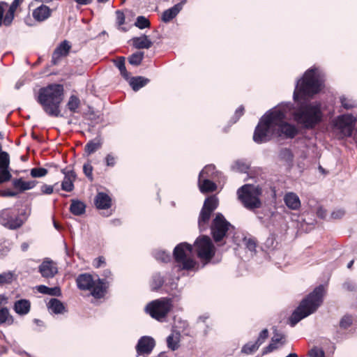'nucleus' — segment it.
<instances>
[{"instance_id":"nucleus-1","label":"nucleus","mask_w":357,"mask_h":357,"mask_svg":"<svg viewBox=\"0 0 357 357\" xmlns=\"http://www.w3.org/2000/svg\"><path fill=\"white\" fill-rule=\"evenodd\" d=\"M324 81L321 72L317 68H312L296 82L293 94L296 107L291 114L294 121L304 128L312 129L322 121L321 104L317 101L308 102L305 99L318 93L322 89ZM292 109L291 102H284L266 113L255 128L254 142L262 144L273 137H294L298 133L297 128L285 121L287 114Z\"/></svg>"},{"instance_id":"nucleus-2","label":"nucleus","mask_w":357,"mask_h":357,"mask_svg":"<svg viewBox=\"0 0 357 357\" xmlns=\"http://www.w3.org/2000/svg\"><path fill=\"white\" fill-rule=\"evenodd\" d=\"M63 86L61 84H49L39 90L38 102L44 111L52 116H60V105L63 99Z\"/></svg>"},{"instance_id":"nucleus-3","label":"nucleus","mask_w":357,"mask_h":357,"mask_svg":"<svg viewBox=\"0 0 357 357\" xmlns=\"http://www.w3.org/2000/svg\"><path fill=\"white\" fill-rule=\"evenodd\" d=\"M324 294V286L319 285L303 299L289 318L291 326L294 327L301 319L314 313L322 303Z\"/></svg>"},{"instance_id":"nucleus-4","label":"nucleus","mask_w":357,"mask_h":357,"mask_svg":"<svg viewBox=\"0 0 357 357\" xmlns=\"http://www.w3.org/2000/svg\"><path fill=\"white\" fill-rule=\"evenodd\" d=\"M76 282L81 290H89L91 295L96 298H100L105 296L109 282L106 279L94 280L91 275L83 273L79 275Z\"/></svg>"},{"instance_id":"nucleus-5","label":"nucleus","mask_w":357,"mask_h":357,"mask_svg":"<svg viewBox=\"0 0 357 357\" xmlns=\"http://www.w3.org/2000/svg\"><path fill=\"white\" fill-rule=\"evenodd\" d=\"M261 194L262 190L259 185L245 184L237 190L238 199L245 208L250 211L261 207Z\"/></svg>"},{"instance_id":"nucleus-6","label":"nucleus","mask_w":357,"mask_h":357,"mask_svg":"<svg viewBox=\"0 0 357 357\" xmlns=\"http://www.w3.org/2000/svg\"><path fill=\"white\" fill-rule=\"evenodd\" d=\"M173 255L180 269L190 270L196 264L193 259L192 246L188 243L177 245L174 249Z\"/></svg>"},{"instance_id":"nucleus-7","label":"nucleus","mask_w":357,"mask_h":357,"mask_svg":"<svg viewBox=\"0 0 357 357\" xmlns=\"http://www.w3.org/2000/svg\"><path fill=\"white\" fill-rule=\"evenodd\" d=\"M172 307L169 298H161L152 301L145 307V312L152 318L163 321Z\"/></svg>"},{"instance_id":"nucleus-8","label":"nucleus","mask_w":357,"mask_h":357,"mask_svg":"<svg viewBox=\"0 0 357 357\" xmlns=\"http://www.w3.org/2000/svg\"><path fill=\"white\" fill-rule=\"evenodd\" d=\"M357 116L350 114L338 116L333 122L334 132L338 133L339 138L349 137L352 135Z\"/></svg>"},{"instance_id":"nucleus-9","label":"nucleus","mask_w":357,"mask_h":357,"mask_svg":"<svg viewBox=\"0 0 357 357\" xmlns=\"http://www.w3.org/2000/svg\"><path fill=\"white\" fill-rule=\"evenodd\" d=\"M218 206V199L215 195L210 196L205 199L198 220L200 231H202L206 229L211 215L217 208Z\"/></svg>"},{"instance_id":"nucleus-10","label":"nucleus","mask_w":357,"mask_h":357,"mask_svg":"<svg viewBox=\"0 0 357 357\" xmlns=\"http://www.w3.org/2000/svg\"><path fill=\"white\" fill-rule=\"evenodd\" d=\"M195 248L197 256L201 259L210 260L215 255V248L207 236L199 237L195 242Z\"/></svg>"},{"instance_id":"nucleus-11","label":"nucleus","mask_w":357,"mask_h":357,"mask_svg":"<svg viewBox=\"0 0 357 357\" xmlns=\"http://www.w3.org/2000/svg\"><path fill=\"white\" fill-rule=\"evenodd\" d=\"M231 227V224L221 213H217L211 227L214 241L215 242L222 241Z\"/></svg>"},{"instance_id":"nucleus-12","label":"nucleus","mask_w":357,"mask_h":357,"mask_svg":"<svg viewBox=\"0 0 357 357\" xmlns=\"http://www.w3.org/2000/svg\"><path fill=\"white\" fill-rule=\"evenodd\" d=\"M213 169L214 165H206L199 174L198 186L202 193L213 192L217 188L216 184L211 179H208V177L205 178V173H207L208 171L213 172Z\"/></svg>"},{"instance_id":"nucleus-13","label":"nucleus","mask_w":357,"mask_h":357,"mask_svg":"<svg viewBox=\"0 0 357 357\" xmlns=\"http://www.w3.org/2000/svg\"><path fill=\"white\" fill-rule=\"evenodd\" d=\"M18 0H14L9 6L7 3L1 1V24L10 26L15 17V12L20 6L17 3Z\"/></svg>"},{"instance_id":"nucleus-14","label":"nucleus","mask_w":357,"mask_h":357,"mask_svg":"<svg viewBox=\"0 0 357 357\" xmlns=\"http://www.w3.org/2000/svg\"><path fill=\"white\" fill-rule=\"evenodd\" d=\"M155 347V340L149 336H143L136 345V350L138 355H149Z\"/></svg>"},{"instance_id":"nucleus-15","label":"nucleus","mask_w":357,"mask_h":357,"mask_svg":"<svg viewBox=\"0 0 357 357\" xmlns=\"http://www.w3.org/2000/svg\"><path fill=\"white\" fill-rule=\"evenodd\" d=\"M1 225L5 227L10 229H15L20 227L23 222L22 220L17 217L16 215H9L8 211H3L1 213Z\"/></svg>"},{"instance_id":"nucleus-16","label":"nucleus","mask_w":357,"mask_h":357,"mask_svg":"<svg viewBox=\"0 0 357 357\" xmlns=\"http://www.w3.org/2000/svg\"><path fill=\"white\" fill-rule=\"evenodd\" d=\"M61 172L64 174L61 182V189L66 192H72L74 189V182L76 179V174L73 170L63 169Z\"/></svg>"},{"instance_id":"nucleus-17","label":"nucleus","mask_w":357,"mask_h":357,"mask_svg":"<svg viewBox=\"0 0 357 357\" xmlns=\"http://www.w3.org/2000/svg\"><path fill=\"white\" fill-rule=\"evenodd\" d=\"M71 49V45L68 40L61 42L54 50L52 61L54 64H56L61 57L66 56Z\"/></svg>"},{"instance_id":"nucleus-18","label":"nucleus","mask_w":357,"mask_h":357,"mask_svg":"<svg viewBox=\"0 0 357 357\" xmlns=\"http://www.w3.org/2000/svg\"><path fill=\"white\" fill-rule=\"evenodd\" d=\"M39 272L43 277L52 278L57 273L58 268L54 261L46 260L39 266Z\"/></svg>"},{"instance_id":"nucleus-19","label":"nucleus","mask_w":357,"mask_h":357,"mask_svg":"<svg viewBox=\"0 0 357 357\" xmlns=\"http://www.w3.org/2000/svg\"><path fill=\"white\" fill-rule=\"evenodd\" d=\"M10 156L9 154L1 151V183L9 181L11 174L9 171Z\"/></svg>"},{"instance_id":"nucleus-20","label":"nucleus","mask_w":357,"mask_h":357,"mask_svg":"<svg viewBox=\"0 0 357 357\" xmlns=\"http://www.w3.org/2000/svg\"><path fill=\"white\" fill-rule=\"evenodd\" d=\"M285 342V336L282 333H278L275 331L274 335L271 338V343L266 347L263 350V354H266L270 353L278 347V344L281 345L284 344Z\"/></svg>"},{"instance_id":"nucleus-21","label":"nucleus","mask_w":357,"mask_h":357,"mask_svg":"<svg viewBox=\"0 0 357 357\" xmlns=\"http://www.w3.org/2000/svg\"><path fill=\"white\" fill-rule=\"evenodd\" d=\"M51 13L52 10L47 6L42 4L33 10L32 15L36 21L41 22L48 19Z\"/></svg>"},{"instance_id":"nucleus-22","label":"nucleus","mask_w":357,"mask_h":357,"mask_svg":"<svg viewBox=\"0 0 357 357\" xmlns=\"http://www.w3.org/2000/svg\"><path fill=\"white\" fill-rule=\"evenodd\" d=\"M286 206L291 210H298L301 207V200L294 192H287L284 197Z\"/></svg>"},{"instance_id":"nucleus-23","label":"nucleus","mask_w":357,"mask_h":357,"mask_svg":"<svg viewBox=\"0 0 357 357\" xmlns=\"http://www.w3.org/2000/svg\"><path fill=\"white\" fill-rule=\"evenodd\" d=\"M111 198L106 193L98 192L95 199V204L99 209H107L111 206Z\"/></svg>"},{"instance_id":"nucleus-24","label":"nucleus","mask_w":357,"mask_h":357,"mask_svg":"<svg viewBox=\"0 0 357 357\" xmlns=\"http://www.w3.org/2000/svg\"><path fill=\"white\" fill-rule=\"evenodd\" d=\"M31 309V303L26 299H20L15 302L14 310L20 315L27 314Z\"/></svg>"},{"instance_id":"nucleus-25","label":"nucleus","mask_w":357,"mask_h":357,"mask_svg":"<svg viewBox=\"0 0 357 357\" xmlns=\"http://www.w3.org/2000/svg\"><path fill=\"white\" fill-rule=\"evenodd\" d=\"M132 45L137 49H149L153 45L151 40L144 34L132 38Z\"/></svg>"},{"instance_id":"nucleus-26","label":"nucleus","mask_w":357,"mask_h":357,"mask_svg":"<svg viewBox=\"0 0 357 357\" xmlns=\"http://www.w3.org/2000/svg\"><path fill=\"white\" fill-rule=\"evenodd\" d=\"M37 184L36 181H23L22 178H15L13 181V185L20 192L33 189Z\"/></svg>"},{"instance_id":"nucleus-27","label":"nucleus","mask_w":357,"mask_h":357,"mask_svg":"<svg viewBox=\"0 0 357 357\" xmlns=\"http://www.w3.org/2000/svg\"><path fill=\"white\" fill-rule=\"evenodd\" d=\"M181 10L180 4H175L172 8L165 10L162 15V20L164 22H169L174 19Z\"/></svg>"},{"instance_id":"nucleus-28","label":"nucleus","mask_w":357,"mask_h":357,"mask_svg":"<svg viewBox=\"0 0 357 357\" xmlns=\"http://www.w3.org/2000/svg\"><path fill=\"white\" fill-rule=\"evenodd\" d=\"M181 334L177 331H173L172 333L167 337V347L174 351L179 347Z\"/></svg>"},{"instance_id":"nucleus-29","label":"nucleus","mask_w":357,"mask_h":357,"mask_svg":"<svg viewBox=\"0 0 357 357\" xmlns=\"http://www.w3.org/2000/svg\"><path fill=\"white\" fill-rule=\"evenodd\" d=\"M48 308L54 314H63L66 308L63 303L57 298H51L47 304Z\"/></svg>"},{"instance_id":"nucleus-30","label":"nucleus","mask_w":357,"mask_h":357,"mask_svg":"<svg viewBox=\"0 0 357 357\" xmlns=\"http://www.w3.org/2000/svg\"><path fill=\"white\" fill-rule=\"evenodd\" d=\"M149 82V79L145 78L144 77L138 76L131 77L129 84L131 86L132 89L135 91H137L143 86H144L146 84H148Z\"/></svg>"},{"instance_id":"nucleus-31","label":"nucleus","mask_w":357,"mask_h":357,"mask_svg":"<svg viewBox=\"0 0 357 357\" xmlns=\"http://www.w3.org/2000/svg\"><path fill=\"white\" fill-rule=\"evenodd\" d=\"M85 204L78 200H73L70 206V212L75 215H80L85 212Z\"/></svg>"},{"instance_id":"nucleus-32","label":"nucleus","mask_w":357,"mask_h":357,"mask_svg":"<svg viewBox=\"0 0 357 357\" xmlns=\"http://www.w3.org/2000/svg\"><path fill=\"white\" fill-rule=\"evenodd\" d=\"M340 101L341 106L345 109H351L357 106V102L355 100L346 96H340Z\"/></svg>"},{"instance_id":"nucleus-33","label":"nucleus","mask_w":357,"mask_h":357,"mask_svg":"<svg viewBox=\"0 0 357 357\" xmlns=\"http://www.w3.org/2000/svg\"><path fill=\"white\" fill-rule=\"evenodd\" d=\"M80 105V100L79 98L75 95L70 96L68 101L66 104L67 108L72 112L75 113L77 111Z\"/></svg>"},{"instance_id":"nucleus-34","label":"nucleus","mask_w":357,"mask_h":357,"mask_svg":"<svg viewBox=\"0 0 357 357\" xmlns=\"http://www.w3.org/2000/svg\"><path fill=\"white\" fill-rule=\"evenodd\" d=\"M38 291L43 294L59 296L60 294V289L57 287L50 288L45 285H39L37 287Z\"/></svg>"},{"instance_id":"nucleus-35","label":"nucleus","mask_w":357,"mask_h":357,"mask_svg":"<svg viewBox=\"0 0 357 357\" xmlns=\"http://www.w3.org/2000/svg\"><path fill=\"white\" fill-rule=\"evenodd\" d=\"M259 346L256 342H248L245 344L241 349V353L246 355H251L255 353Z\"/></svg>"},{"instance_id":"nucleus-36","label":"nucleus","mask_w":357,"mask_h":357,"mask_svg":"<svg viewBox=\"0 0 357 357\" xmlns=\"http://www.w3.org/2000/svg\"><path fill=\"white\" fill-rule=\"evenodd\" d=\"M144 58V52H137L130 56L128 58L129 63L133 66H139Z\"/></svg>"},{"instance_id":"nucleus-37","label":"nucleus","mask_w":357,"mask_h":357,"mask_svg":"<svg viewBox=\"0 0 357 357\" xmlns=\"http://www.w3.org/2000/svg\"><path fill=\"white\" fill-rule=\"evenodd\" d=\"M13 321V317L10 314L8 310L6 307H1V324L11 325Z\"/></svg>"},{"instance_id":"nucleus-38","label":"nucleus","mask_w":357,"mask_h":357,"mask_svg":"<svg viewBox=\"0 0 357 357\" xmlns=\"http://www.w3.org/2000/svg\"><path fill=\"white\" fill-rule=\"evenodd\" d=\"M232 169L241 173L247 172L249 169V165L242 160H237L234 162V164L231 167Z\"/></svg>"},{"instance_id":"nucleus-39","label":"nucleus","mask_w":357,"mask_h":357,"mask_svg":"<svg viewBox=\"0 0 357 357\" xmlns=\"http://www.w3.org/2000/svg\"><path fill=\"white\" fill-rule=\"evenodd\" d=\"M47 173V169L43 167H34L30 170V175L33 178L44 177Z\"/></svg>"},{"instance_id":"nucleus-40","label":"nucleus","mask_w":357,"mask_h":357,"mask_svg":"<svg viewBox=\"0 0 357 357\" xmlns=\"http://www.w3.org/2000/svg\"><path fill=\"white\" fill-rule=\"evenodd\" d=\"M101 147L100 142L90 141L85 146V151L88 155H91Z\"/></svg>"},{"instance_id":"nucleus-41","label":"nucleus","mask_w":357,"mask_h":357,"mask_svg":"<svg viewBox=\"0 0 357 357\" xmlns=\"http://www.w3.org/2000/svg\"><path fill=\"white\" fill-rule=\"evenodd\" d=\"M164 283V279L160 273H156L153 276L151 288L153 290H158Z\"/></svg>"},{"instance_id":"nucleus-42","label":"nucleus","mask_w":357,"mask_h":357,"mask_svg":"<svg viewBox=\"0 0 357 357\" xmlns=\"http://www.w3.org/2000/svg\"><path fill=\"white\" fill-rule=\"evenodd\" d=\"M154 257L156 260L162 262H168L171 259V255L169 253H167L162 250H158L153 253Z\"/></svg>"},{"instance_id":"nucleus-43","label":"nucleus","mask_w":357,"mask_h":357,"mask_svg":"<svg viewBox=\"0 0 357 357\" xmlns=\"http://www.w3.org/2000/svg\"><path fill=\"white\" fill-rule=\"evenodd\" d=\"M150 25L149 20L144 16H138L135 22V26L140 29L149 28Z\"/></svg>"},{"instance_id":"nucleus-44","label":"nucleus","mask_w":357,"mask_h":357,"mask_svg":"<svg viewBox=\"0 0 357 357\" xmlns=\"http://www.w3.org/2000/svg\"><path fill=\"white\" fill-rule=\"evenodd\" d=\"M279 156L281 160H283L287 163L290 164L293 161V155L291 151L288 149H283L280 151Z\"/></svg>"},{"instance_id":"nucleus-45","label":"nucleus","mask_w":357,"mask_h":357,"mask_svg":"<svg viewBox=\"0 0 357 357\" xmlns=\"http://www.w3.org/2000/svg\"><path fill=\"white\" fill-rule=\"evenodd\" d=\"M125 20H126V17H125L124 13L119 10H116V23L119 29L123 31H127V29L126 28L121 27V26L123 24H124V23H125Z\"/></svg>"},{"instance_id":"nucleus-46","label":"nucleus","mask_w":357,"mask_h":357,"mask_svg":"<svg viewBox=\"0 0 357 357\" xmlns=\"http://www.w3.org/2000/svg\"><path fill=\"white\" fill-rule=\"evenodd\" d=\"M17 278L14 271H7L1 273V284L11 283Z\"/></svg>"},{"instance_id":"nucleus-47","label":"nucleus","mask_w":357,"mask_h":357,"mask_svg":"<svg viewBox=\"0 0 357 357\" xmlns=\"http://www.w3.org/2000/svg\"><path fill=\"white\" fill-rule=\"evenodd\" d=\"M353 319L351 316L344 315L340 321V326L343 329L348 328L352 324Z\"/></svg>"},{"instance_id":"nucleus-48","label":"nucleus","mask_w":357,"mask_h":357,"mask_svg":"<svg viewBox=\"0 0 357 357\" xmlns=\"http://www.w3.org/2000/svg\"><path fill=\"white\" fill-rule=\"evenodd\" d=\"M105 162L106 166L113 167L116 163V157L112 153H109L106 155Z\"/></svg>"},{"instance_id":"nucleus-49","label":"nucleus","mask_w":357,"mask_h":357,"mask_svg":"<svg viewBox=\"0 0 357 357\" xmlns=\"http://www.w3.org/2000/svg\"><path fill=\"white\" fill-rule=\"evenodd\" d=\"M310 357H325L324 350L319 347H314L309 351Z\"/></svg>"},{"instance_id":"nucleus-50","label":"nucleus","mask_w":357,"mask_h":357,"mask_svg":"<svg viewBox=\"0 0 357 357\" xmlns=\"http://www.w3.org/2000/svg\"><path fill=\"white\" fill-rule=\"evenodd\" d=\"M83 172L90 181H93V167L89 162L83 165Z\"/></svg>"},{"instance_id":"nucleus-51","label":"nucleus","mask_w":357,"mask_h":357,"mask_svg":"<svg viewBox=\"0 0 357 357\" xmlns=\"http://www.w3.org/2000/svg\"><path fill=\"white\" fill-rule=\"evenodd\" d=\"M243 243L246 247L250 252H255L256 249V242L252 238H243Z\"/></svg>"},{"instance_id":"nucleus-52","label":"nucleus","mask_w":357,"mask_h":357,"mask_svg":"<svg viewBox=\"0 0 357 357\" xmlns=\"http://www.w3.org/2000/svg\"><path fill=\"white\" fill-rule=\"evenodd\" d=\"M268 337V331L267 329H264L261 331L259 337L255 342L259 347L261 345Z\"/></svg>"},{"instance_id":"nucleus-53","label":"nucleus","mask_w":357,"mask_h":357,"mask_svg":"<svg viewBox=\"0 0 357 357\" xmlns=\"http://www.w3.org/2000/svg\"><path fill=\"white\" fill-rule=\"evenodd\" d=\"M220 173L215 170V167L214 166L213 171H208L207 173H205V178H208V179L216 180L219 178Z\"/></svg>"},{"instance_id":"nucleus-54","label":"nucleus","mask_w":357,"mask_h":357,"mask_svg":"<svg viewBox=\"0 0 357 357\" xmlns=\"http://www.w3.org/2000/svg\"><path fill=\"white\" fill-rule=\"evenodd\" d=\"M41 192L45 195H51L54 192L53 185H50L47 184H43L41 188Z\"/></svg>"},{"instance_id":"nucleus-55","label":"nucleus","mask_w":357,"mask_h":357,"mask_svg":"<svg viewBox=\"0 0 357 357\" xmlns=\"http://www.w3.org/2000/svg\"><path fill=\"white\" fill-rule=\"evenodd\" d=\"M343 288L348 291H356L357 289V285L351 281H347L343 284Z\"/></svg>"},{"instance_id":"nucleus-56","label":"nucleus","mask_w":357,"mask_h":357,"mask_svg":"<svg viewBox=\"0 0 357 357\" xmlns=\"http://www.w3.org/2000/svg\"><path fill=\"white\" fill-rule=\"evenodd\" d=\"M115 66L119 68V71L121 70H124V68H126L125 66V58L124 57H120L115 61Z\"/></svg>"},{"instance_id":"nucleus-57","label":"nucleus","mask_w":357,"mask_h":357,"mask_svg":"<svg viewBox=\"0 0 357 357\" xmlns=\"http://www.w3.org/2000/svg\"><path fill=\"white\" fill-rule=\"evenodd\" d=\"M345 212L344 210L342 209H337L336 211H334L332 213H331V217L334 219H339V218H341L344 216Z\"/></svg>"},{"instance_id":"nucleus-58","label":"nucleus","mask_w":357,"mask_h":357,"mask_svg":"<svg viewBox=\"0 0 357 357\" xmlns=\"http://www.w3.org/2000/svg\"><path fill=\"white\" fill-rule=\"evenodd\" d=\"M3 243V248H1V255L8 252L12 246V243L9 241H4Z\"/></svg>"},{"instance_id":"nucleus-59","label":"nucleus","mask_w":357,"mask_h":357,"mask_svg":"<svg viewBox=\"0 0 357 357\" xmlns=\"http://www.w3.org/2000/svg\"><path fill=\"white\" fill-rule=\"evenodd\" d=\"M105 263V258L103 257H99L94 259L93 262V266L96 268H99Z\"/></svg>"},{"instance_id":"nucleus-60","label":"nucleus","mask_w":357,"mask_h":357,"mask_svg":"<svg viewBox=\"0 0 357 357\" xmlns=\"http://www.w3.org/2000/svg\"><path fill=\"white\" fill-rule=\"evenodd\" d=\"M244 107L243 106H240L238 107L235 112L234 118L236 122L243 114Z\"/></svg>"},{"instance_id":"nucleus-61","label":"nucleus","mask_w":357,"mask_h":357,"mask_svg":"<svg viewBox=\"0 0 357 357\" xmlns=\"http://www.w3.org/2000/svg\"><path fill=\"white\" fill-rule=\"evenodd\" d=\"M17 195V192L13 190H3L1 191V196L6 197H15Z\"/></svg>"},{"instance_id":"nucleus-62","label":"nucleus","mask_w":357,"mask_h":357,"mask_svg":"<svg viewBox=\"0 0 357 357\" xmlns=\"http://www.w3.org/2000/svg\"><path fill=\"white\" fill-rule=\"evenodd\" d=\"M121 75L126 79H128L130 78L129 77V73L127 71L126 68H124V70H120Z\"/></svg>"},{"instance_id":"nucleus-63","label":"nucleus","mask_w":357,"mask_h":357,"mask_svg":"<svg viewBox=\"0 0 357 357\" xmlns=\"http://www.w3.org/2000/svg\"><path fill=\"white\" fill-rule=\"evenodd\" d=\"M79 5H87L91 3L92 0H74Z\"/></svg>"},{"instance_id":"nucleus-64","label":"nucleus","mask_w":357,"mask_h":357,"mask_svg":"<svg viewBox=\"0 0 357 357\" xmlns=\"http://www.w3.org/2000/svg\"><path fill=\"white\" fill-rule=\"evenodd\" d=\"M28 248H29V244L27 243H23L21 245V249L24 252L28 250Z\"/></svg>"}]
</instances>
